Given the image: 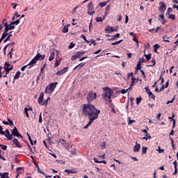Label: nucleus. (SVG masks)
Returning a JSON list of instances; mask_svg holds the SVG:
<instances>
[{
  "label": "nucleus",
  "instance_id": "obj_36",
  "mask_svg": "<svg viewBox=\"0 0 178 178\" xmlns=\"http://www.w3.org/2000/svg\"><path fill=\"white\" fill-rule=\"evenodd\" d=\"M141 101H143V98L141 97V96H140L139 97H137L136 98L137 105H140V103L141 102Z\"/></svg>",
  "mask_w": 178,
  "mask_h": 178
},
{
  "label": "nucleus",
  "instance_id": "obj_3",
  "mask_svg": "<svg viewBox=\"0 0 178 178\" xmlns=\"http://www.w3.org/2000/svg\"><path fill=\"white\" fill-rule=\"evenodd\" d=\"M56 86H58V82L49 83L45 88V92L51 95L54 92V90L56 88Z\"/></svg>",
  "mask_w": 178,
  "mask_h": 178
},
{
  "label": "nucleus",
  "instance_id": "obj_45",
  "mask_svg": "<svg viewBox=\"0 0 178 178\" xmlns=\"http://www.w3.org/2000/svg\"><path fill=\"white\" fill-rule=\"evenodd\" d=\"M120 37V33H117L115 35H113V38H111V40H115V38H119Z\"/></svg>",
  "mask_w": 178,
  "mask_h": 178
},
{
  "label": "nucleus",
  "instance_id": "obj_48",
  "mask_svg": "<svg viewBox=\"0 0 178 178\" xmlns=\"http://www.w3.org/2000/svg\"><path fill=\"white\" fill-rule=\"evenodd\" d=\"M76 45V44L72 42L70 43V46L68 47L69 49H72V48H74V46Z\"/></svg>",
  "mask_w": 178,
  "mask_h": 178
},
{
  "label": "nucleus",
  "instance_id": "obj_24",
  "mask_svg": "<svg viewBox=\"0 0 178 178\" xmlns=\"http://www.w3.org/2000/svg\"><path fill=\"white\" fill-rule=\"evenodd\" d=\"M54 59H55V51H52L50 54V56L49 57V62H52V60H54Z\"/></svg>",
  "mask_w": 178,
  "mask_h": 178
},
{
  "label": "nucleus",
  "instance_id": "obj_20",
  "mask_svg": "<svg viewBox=\"0 0 178 178\" xmlns=\"http://www.w3.org/2000/svg\"><path fill=\"white\" fill-rule=\"evenodd\" d=\"M6 37H8V31H6V29H4L3 33L1 35V41L5 40Z\"/></svg>",
  "mask_w": 178,
  "mask_h": 178
},
{
  "label": "nucleus",
  "instance_id": "obj_63",
  "mask_svg": "<svg viewBox=\"0 0 178 178\" xmlns=\"http://www.w3.org/2000/svg\"><path fill=\"white\" fill-rule=\"evenodd\" d=\"M14 16H15V17H16V19H17V17H20V15H19V13H17V12H15Z\"/></svg>",
  "mask_w": 178,
  "mask_h": 178
},
{
  "label": "nucleus",
  "instance_id": "obj_58",
  "mask_svg": "<svg viewBox=\"0 0 178 178\" xmlns=\"http://www.w3.org/2000/svg\"><path fill=\"white\" fill-rule=\"evenodd\" d=\"M44 105H45V106L48 105V100H45L44 102H43V103L42 104V106H44Z\"/></svg>",
  "mask_w": 178,
  "mask_h": 178
},
{
  "label": "nucleus",
  "instance_id": "obj_12",
  "mask_svg": "<svg viewBox=\"0 0 178 178\" xmlns=\"http://www.w3.org/2000/svg\"><path fill=\"white\" fill-rule=\"evenodd\" d=\"M13 145H15V147H17V148H22L23 147V145H22V144H20V143L16 138H15L13 140Z\"/></svg>",
  "mask_w": 178,
  "mask_h": 178
},
{
  "label": "nucleus",
  "instance_id": "obj_43",
  "mask_svg": "<svg viewBox=\"0 0 178 178\" xmlns=\"http://www.w3.org/2000/svg\"><path fill=\"white\" fill-rule=\"evenodd\" d=\"M89 42H90V43L92 44V45H94V47H95V45H97V42H95V40H94V39H91Z\"/></svg>",
  "mask_w": 178,
  "mask_h": 178
},
{
  "label": "nucleus",
  "instance_id": "obj_42",
  "mask_svg": "<svg viewBox=\"0 0 178 178\" xmlns=\"http://www.w3.org/2000/svg\"><path fill=\"white\" fill-rule=\"evenodd\" d=\"M172 12H173V9L172 8H168V10H167V13H166V15H170V13H172Z\"/></svg>",
  "mask_w": 178,
  "mask_h": 178
},
{
  "label": "nucleus",
  "instance_id": "obj_30",
  "mask_svg": "<svg viewBox=\"0 0 178 178\" xmlns=\"http://www.w3.org/2000/svg\"><path fill=\"white\" fill-rule=\"evenodd\" d=\"M104 20H105V17H96V22H97V23H99V22H104Z\"/></svg>",
  "mask_w": 178,
  "mask_h": 178
},
{
  "label": "nucleus",
  "instance_id": "obj_40",
  "mask_svg": "<svg viewBox=\"0 0 178 178\" xmlns=\"http://www.w3.org/2000/svg\"><path fill=\"white\" fill-rule=\"evenodd\" d=\"M133 123H136V120H130V118H129V122H128L129 126H130L131 124H133Z\"/></svg>",
  "mask_w": 178,
  "mask_h": 178
},
{
  "label": "nucleus",
  "instance_id": "obj_49",
  "mask_svg": "<svg viewBox=\"0 0 178 178\" xmlns=\"http://www.w3.org/2000/svg\"><path fill=\"white\" fill-rule=\"evenodd\" d=\"M145 90L148 95H149V93L152 92L149 87H145Z\"/></svg>",
  "mask_w": 178,
  "mask_h": 178
},
{
  "label": "nucleus",
  "instance_id": "obj_23",
  "mask_svg": "<svg viewBox=\"0 0 178 178\" xmlns=\"http://www.w3.org/2000/svg\"><path fill=\"white\" fill-rule=\"evenodd\" d=\"M168 87H169V81H168L165 83V86L163 85L161 88V89L159 90V92H161V91H163V90H165V88H168Z\"/></svg>",
  "mask_w": 178,
  "mask_h": 178
},
{
  "label": "nucleus",
  "instance_id": "obj_52",
  "mask_svg": "<svg viewBox=\"0 0 178 178\" xmlns=\"http://www.w3.org/2000/svg\"><path fill=\"white\" fill-rule=\"evenodd\" d=\"M67 69H69V67H65L63 68V70H61L63 72V74H65V73H66V72H67Z\"/></svg>",
  "mask_w": 178,
  "mask_h": 178
},
{
  "label": "nucleus",
  "instance_id": "obj_56",
  "mask_svg": "<svg viewBox=\"0 0 178 178\" xmlns=\"http://www.w3.org/2000/svg\"><path fill=\"white\" fill-rule=\"evenodd\" d=\"M145 137H147V140H151L152 137L149 134H146Z\"/></svg>",
  "mask_w": 178,
  "mask_h": 178
},
{
  "label": "nucleus",
  "instance_id": "obj_18",
  "mask_svg": "<svg viewBox=\"0 0 178 178\" xmlns=\"http://www.w3.org/2000/svg\"><path fill=\"white\" fill-rule=\"evenodd\" d=\"M160 22H161L162 24H165L166 19H165V15L163 14L159 15Z\"/></svg>",
  "mask_w": 178,
  "mask_h": 178
},
{
  "label": "nucleus",
  "instance_id": "obj_17",
  "mask_svg": "<svg viewBox=\"0 0 178 178\" xmlns=\"http://www.w3.org/2000/svg\"><path fill=\"white\" fill-rule=\"evenodd\" d=\"M20 74H22V72H20V71H17L15 74V75L14 76V78H13V83H15V81L20 79Z\"/></svg>",
  "mask_w": 178,
  "mask_h": 178
},
{
  "label": "nucleus",
  "instance_id": "obj_31",
  "mask_svg": "<svg viewBox=\"0 0 178 178\" xmlns=\"http://www.w3.org/2000/svg\"><path fill=\"white\" fill-rule=\"evenodd\" d=\"M12 37V31L8 34V36L7 37V38H6L3 40V42H8V41H10V38Z\"/></svg>",
  "mask_w": 178,
  "mask_h": 178
},
{
  "label": "nucleus",
  "instance_id": "obj_6",
  "mask_svg": "<svg viewBox=\"0 0 178 178\" xmlns=\"http://www.w3.org/2000/svg\"><path fill=\"white\" fill-rule=\"evenodd\" d=\"M94 13H95V8H94V3L92 2H90L88 5V15L90 16H93Z\"/></svg>",
  "mask_w": 178,
  "mask_h": 178
},
{
  "label": "nucleus",
  "instance_id": "obj_57",
  "mask_svg": "<svg viewBox=\"0 0 178 178\" xmlns=\"http://www.w3.org/2000/svg\"><path fill=\"white\" fill-rule=\"evenodd\" d=\"M39 123H42V115H41V113L39 116Z\"/></svg>",
  "mask_w": 178,
  "mask_h": 178
},
{
  "label": "nucleus",
  "instance_id": "obj_51",
  "mask_svg": "<svg viewBox=\"0 0 178 178\" xmlns=\"http://www.w3.org/2000/svg\"><path fill=\"white\" fill-rule=\"evenodd\" d=\"M140 73H142L143 77H144V79H147V75H145V72H144L143 70H140Z\"/></svg>",
  "mask_w": 178,
  "mask_h": 178
},
{
  "label": "nucleus",
  "instance_id": "obj_2",
  "mask_svg": "<svg viewBox=\"0 0 178 178\" xmlns=\"http://www.w3.org/2000/svg\"><path fill=\"white\" fill-rule=\"evenodd\" d=\"M104 93L102 95L103 99L104 101H108V102H112V90L111 88L106 87L104 88Z\"/></svg>",
  "mask_w": 178,
  "mask_h": 178
},
{
  "label": "nucleus",
  "instance_id": "obj_29",
  "mask_svg": "<svg viewBox=\"0 0 178 178\" xmlns=\"http://www.w3.org/2000/svg\"><path fill=\"white\" fill-rule=\"evenodd\" d=\"M26 67H28V69H30L31 67H33V66H31V65H30V63L26 65H25V66H23L21 68L22 72H24V70H26Z\"/></svg>",
  "mask_w": 178,
  "mask_h": 178
},
{
  "label": "nucleus",
  "instance_id": "obj_60",
  "mask_svg": "<svg viewBox=\"0 0 178 178\" xmlns=\"http://www.w3.org/2000/svg\"><path fill=\"white\" fill-rule=\"evenodd\" d=\"M72 155H76V149H73L70 151Z\"/></svg>",
  "mask_w": 178,
  "mask_h": 178
},
{
  "label": "nucleus",
  "instance_id": "obj_26",
  "mask_svg": "<svg viewBox=\"0 0 178 178\" xmlns=\"http://www.w3.org/2000/svg\"><path fill=\"white\" fill-rule=\"evenodd\" d=\"M93 161L95 163H104V165H106V161H98L97 158H94Z\"/></svg>",
  "mask_w": 178,
  "mask_h": 178
},
{
  "label": "nucleus",
  "instance_id": "obj_4",
  "mask_svg": "<svg viewBox=\"0 0 178 178\" xmlns=\"http://www.w3.org/2000/svg\"><path fill=\"white\" fill-rule=\"evenodd\" d=\"M44 59H45V55H41V54L38 53L33 59L29 63V65L34 66V65L37 63V60H44Z\"/></svg>",
  "mask_w": 178,
  "mask_h": 178
},
{
  "label": "nucleus",
  "instance_id": "obj_11",
  "mask_svg": "<svg viewBox=\"0 0 178 178\" xmlns=\"http://www.w3.org/2000/svg\"><path fill=\"white\" fill-rule=\"evenodd\" d=\"M159 10L161 13H165V10H166V4L163 1L160 2Z\"/></svg>",
  "mask_w": 178,
  "mask_h": 178
},
{
  "label": "nucleus",
  "instance_id": "obj_47",
  "mask_svg": "<svg viewBox=\"0 0 178 178\" xmlns=\"http://www.w3.org/2000/svg\"><path fill=\"white\" fill-rule=\"evenodd\" d=\"M145 56L147 60H149V59H151L152 55H151V54H147V55H145Z\"/></svg>",
  "mask_w": 178,
  "mask_h": 178
},
{
  "label": "nucleus",
  "instance_id": "obj_25",
  "mask_svg": "<svg viewBox=\"0 0 178 178\" xmlns=\"http://www.w3.org/2000/svg\"><path fill=\"white\" fill-rule=\"evenodd\" d=\"M151 63H152V65H147V67H152V66H155V65H156V61L154 58L152 59Z\"/></svg>",
  "mask_w": 178,
  "mask_h": 178
},
{
  "label": "nucleus",
  "instance_id": "obj_28",
  "mask_svg": "<svg viewBox=\"0 0 178 178\" xmlns=\"http://www.w3.org/2000/svg\"><path fill=\"white\" fill-rule=\"evenodd\" d=\"M142 62H145V60H140V61H138V64H137V66L136 67V70H141V63Z\"/></svg>",
  "mask_w": 178,
  "mask_h": 178
},
{
  "label": "nucleus",
  "instance_id": "obj_64",
  "mask_svg": "<svg viewBox=\"0 0 178 178\" xmlns=\"http://www.w3.org/2000/svg\"><path fill=\"white\" fill-rule=\"evenodd\" d=\"M120 92L121 94H126V92H127V90L122 89Z\"/></svg>",
  "mask_w": 178,
  "mask_h": 178
},
{
  "label": "nucleus",
  "instance_id": "obj_34",
  "mask_svg": "<svg viewBox=\"0 0 178 178\" xmlns=\"http://www.w3.org/2000/svg\"><path fill=\"white\" fill-rule=\"evenodd\" d=\"M168 19H171L172 20H175L176 19V15L175 14H168Z\"/></svg>",
  "mask_w": 178,
  "mask_h": 178
},
{
  "label": "nucleus",
  "instance_id": "obj_13",
  "mask_svg": "<svg viewBox=\"0 0 178 178\" xmlns=\"http://www.w3.org/2000/svg\"><path fill=\"white\" fill-rule=\"evenodd\" d=\"M105 31L108 33H113V31H118V28L116 29H114L113 26H108L106 27Z\"/></svg>",
  "mask_w": 178,
  "mask_h": 178
},
{
  "label": "nucleus",
  "instance_id": "obj_1",
  "mask_svg": "<svg viewBox=\"0 0 178 178\" xmlns=\"http://www.w3.org/2000/svg\"><path fill=\"white\" fill-rule=\"evenodd\" d=\"M99 113H101V111L97 109L95 106L90 104H83L82 115L89 119L88 123L83 129H87L95 120H97Z\"/></svg>",
  "mask_w": 178,
  "mask_h": 178
},
{
  "label": "nucleus",
  "instance_id": "obj_61",
  "mask_svg": "<svg viewBox=\"0 0 178 178\" xmlns=\"http://www.w3.org/2000/svg\"><path fill=\"white\" fill-rule=\"evenodd\" d=\"M133 40L136 42L137 47H138V44H139L138 40H137V38H134Z\"/></svg>",
  "mask_w": 178,
  "mask_h": 178
},
{
  "label": "nucleus",
  "instance_id": "obj_10",
  "mask_svg": "<svg viewBox=\"0 0 178 178\" xmlns=\"http://www.w3.org/2000/svg\"><path fill=\"white\" fill-rule=\"evenodd\" d=\"M4 26H5L4 30H6V31H8V30H15V25H13L12 22L10 24H8V22H5Z\"/></svg>",
  "mask_w": 178,
  "mask_h": 178
},
{
  "label": "nucleus",
  "instance_id": "obj_38",
  "mask_svg": "<svg viewBox=\"0 0 178 178\" xmlns=\"http://www.w3.org/2000/svg\"><path fill=\"white\" fill-rule=\"evenodd\" d=\"M0 147L1 149H3V151H6V149H8V146L5 145L0 144Z\"/></svg>",
  "mask_w": 178,
  "mask_h": 178
},
{
  "label": "nucleus",
  "instance_id": "obj_14",
  "mask_svg": "<svg viewBox=\"0 0 178 178\" xmlns=\"http://www.w3.org/2000/svg\"><path fill=\"white\" fill-rule=\"evenodd\" d=\"M43 101H44V92H42L40 94V96H39V97L38 99V104L42 106V103H43Z\"/></svg>",
  "mask_w": 178,
  "mask_h": 178
},
{
  "label": "nucleus",
  "instance_id": "obj_35",
  "mask_svg": "<svg viewBox=\"0 0 178 178\" xmlns=\"http://www.w3.org/2000/svg\"><path fill=\"white\" fill-rule=\"evenodd\" d=\"M22 18H19V19H17L16 21H13L11 23L13 26H15V24H16V26H17V24H19V23H20V19Z\"/></svg>",
  "mask_w": 178,
  "mask_h": 178
},
{
  "label": "nucleus",
  "instance_id": "obj_37",
  "mask_svg": "<svg viewBox=\"0 0 178 178\" xmlns=\"http://www.w3.org/2000/svg\"><path fill=\"white\" fill-rule=\"evenodd\" d=\"M81 38H83V40H84V41H86L87 44H90V42L87 40V38L86 37V35H81Z\"/></svg>",
  "mask_w": 178,
  "mask_h": 178
},
{
  "label": "nucleus",
  "instance_id": "obj_50",
  "mask_svg": "<svg viewBox=\"0 0 178 178\" xmlns=\"http://www.w3.org/2000/svg\"><path fill=\"white\" fill-rule=\"evenodd\" d=\"M91 29H92V19L90 20L89 24V31H91Z\"/></svg>",
  "mask_w": 178,
  "mask_h": 178
},
{
  "label": "nucleus",
  "instance_id": "obj_9",
  "mask_svg": "<svg viewBox=\"0 0 178 178\" xmlns=\"http://www.w3.org/2000/svg\"><path fill=\"white\" fill-rule=\"evenodd\" d=\"M11 134L13 136H15V137H17L18 138H23L22 135H20V133H19V131L17 130V128H16V127H15L14 129L11 130Z\"/></svg>",
  "mask_w": 178,
  "mask_h": 178
},
{
  "label": "nucleus",
  "instance_id": "obj_8",
  "mask_svg": "<svg viewBox=\"0 0 178 178\" xmlns=\"http://www.w3.org/2000/svg\"><path fill=\"white\" fill-rule=\"evenodd\" d=\"M86 54V51H77L74 56L71 57V60H76V59H79L80 56H83Z\"/></svg>",
  "mask_w": 178,
  "mask_h": 178
},
{
  "label": "nucleus",
  "instance_id": "obj_59",
  "mask_svg": "<svg viewBox=\"0 0 178 178\" xmlns=\"http://www.w3.org/2000/svg\"><path fill=\"white\" fill-rule=\"evenodd\" d=\"M133 76V72H130L127 74V79H130V77Z\"/></svg>",
  "mask_w": 178,
  "mask_h": 178
},
{
  "label": "nucleus",
  "instance_id": "obj_16",
  "mask_svg": "<svg viewBox=\"0 0 178 178\" xmlns=\"http://www.w3.org/2000/svg\"><path fill=\"white\" fill-rule=\"evenodd\" d=\"M140 149H141V145L136 142V145L134 147V152H140Z\"/></svg>",
  "mask_w": 178,
  "mask_h": 178
},
{
  "label": "nucleus",
  "instance_id": "obj_21",
  "mask_svg": "<svg viewBox=\"0 0 178 178\" xmlns=\"http://www.w3.org/2000/svg\"><path fill=\"white\" fill-rule=\"evenodd\" d=\"M70 26V24H67L65 26H64L62 32L64 33H66L69 31V27Z\"/></svg>",
  "mask_w": 178,
  "mask_h": 178
},
{
  "label": "nucleus",
  "instance_id": "obj_7",
  "mask_svg": "<svg viewBox=\"0 0 178 178\" xmlns=\"http://www.w3.org/2000/svg\"><path fill=\"white\" fill-rule=\"evenodd\" d=\"M3 69L6 74H9V72L13 70V65H11L9 63L5 62Z\"/></svg>",
  "mask_w": 178,
  "mask_h": 178
},
{
  "label": "nucleus",
  "instance_id": "obj_46",
  "mask_svg": "<svg viewBox=\"0 0 178 178\" xmlns=\"http://www.w3.org/2000/svg\"><path fill=\"white\" fill-rule=\"evenodd\" d=\"M149 98H152V99H155V96H154V95L153 94L152 92H151L149 94Z\"/></svg>",
  "mask_w": 178,
  "mask_h": 178
},
{
  "label": "nucleus",
  "instance_id": "obj_22",
  "mask_svg": "<svg viewBox=\"0 0 178 178\" xmlns=\"http://www.w3.org/2000/svg\"><path fill=\"white\" fill-rule=\"evenodd\" d=\"M163 40L164 42H170L169 40H170V37L168 36V35H163Z\"/></svg>",
  "mask_w": 178,
  "mask_h": 178
},
{
  "label": "nucleus",
  "instance_id": "obj_44",
  "mask_svg": "<svg viewBox=\"0 0 178 178\" xmlns=\"http://www.w3.org/2000/svg\"><path fill=\"white\" fill-rule=\"evenodd\" d=\"M24 113H25V115H26V118H29V108H24Z\"/></svg>",
  "mask_w": 178,
  "mask_h": 178
},
{
  "label": "nucleus",
  "instance_id": "obj_54",
  "mask_svg": "<svg viewBox=\"0 0 178 178\" xmlns=\"http://www.w3.org/2000/svg\"><path fill=\"white\" fill-rule=\"evenodd\" d=\"M158 151L159 154H162L163 152H164L165 150L161 149V147H158Z\"/></svg>",
  "mask_w": 178,
  "mask_h": 178
},
{
  "label": "nucleus",
  "instance_id": "obj_33",
  "mask_svg": "<svg viewBox=\"0 0 178 178\" xmlns=\"http://www.w3.org/2000/svg\"><path fill=\"white\" fill-rule=\"evenodd\" d=\"M106 3H108V1L100 2L99 3V6H101V8H104V6H106Z\"/></svg>",
  "mask_w": 178,
  "mask_h": 178
},
{
  "label": "nucleus",
  "instance_id": "obj_41",
  "mask_svg": "<svg viewBox=\"0 0 178 178\" xmlns=\"http://www.w3.org/2000/svg\"><path fill=\"white\" fill-rule=\"evenodd\" d=\"M59 65H60V60H57L56 61V63L54 64V67H58L59 66Z\"/></svg>",
  "mask_w": 178,
  "mask_h": 178
},
{
  "label": "nucleus",
  "instance_id": "obj_15",
  "mask_svg": "<svg viewBox=\"0 0 178 178\" xmlns=\"http://www.w3.org/2000/svg\"><path fill=\"white\" fill-rule=\"evenodd\" d=\"M2 135L5 136V137H6V138H8L9 140H12L13 138L12 134H10V132L8 129H6L4 132V134Z\"/></svg>",
  "mask_w": 178,
  "mask_h": 178
},
{
  "label": "nucleus",
  "instance_id": "obj_55",
  "mask_svg": "<svg viewBox=\"0 0 178 178\" xmlns=\"http://www.w3.org/2000/svg\"><path fill=\"white\" fill-rule=\"evenodd\" d=\"M2 130H3V128L0 125V134H5V131Z\"/></svg>",
  "mask_w": 178,
  "mask_h": 178
},
{
  "label": "nucleus",
  "instance_id": "obj_5",
  "mask_svg": "<svg viewBox=\"0 0 178 178\" xmlns=\"http://www.w3.org/2000/svg\"><path fill=\"white\" fill-rule=\"evenodd\" d=\"M95 99H97V93L93 91H90L86 97L88 104L91 105V102H92V101H95Z\"/></svg>",
  "mask_w": 178,
  "mask_h": 178
},
{
  "label": "nucleus",
  "instance_id": "obj_39",
  "mask_svg": "<svg viewBox=\"0 0 178 178\" xmlns=\"http://www.w3.org/2000/svg\"><path fill=\"white\" fill-rule=\"evenodd\" d=\"M122 41L123 40L116 41L115 42L111 43V45H119V44H120V42H122Z\"/></svg>",
  "mask_w": 178,
  "mask_h": 178
},
{
  "label": "nucleus",
  "instance_id": "obj_19",
  "mask_svg": "<svg viewBox=\"0 0 178 178\" xmlns=\"http://www.w3.org/2000/svg\"><path fill=\"white\" fill-rule=\"evenodd\" d=\"M64 172H65V173H77V170H76L75 168H72L71 170H65Z\"/></svg>",
  "mask_w": 178,
  "mask_h": 178
},
{
  "label": "nucleus",
  "instance_id": "obj_32",
  "mask_svg": "<svg viewBox=\"0 0 178 178\" xmlns=\"http://www.w3.org/2000/svg\"><path fill=\"white\" fill-rule=\"evenodd\" d=\"M148 149V147H142V155H144L147 154V150Z\"/></svg>",
  "mask_w": 178,
  "mask_h": 178
},
{
  "label": "nucleus",
  "instance_id": "obj_62",
  "mask_svg": "<svg viewBox=\"0 0 178 178\" xmlns=\"http://www.w3.org/2000/svg\"><path fill=\"white\" fill-rule=\"evenodd\" d=\"M173 165H174L175 169L177 168V161H175L173 162Z\"/></svg>",
  "mask_w": 178,
  "mask_h": 178
},
{
  "label": "nucleus",
  "instance_id": "obj_27",
  "mask_svg": "<svg viewBox=\"0 0 178 178\" xmlns=\"http://www.w3.org/2000/svg\"><path fill=\"white\" fill-rule=\"evenodd\" d=\"M159 48H161V46H159V44H156L154 45V52H155L156 54H158V49H159Z\"/></svg>",
  "mask_w": 178,
  "mask_h": 178
},
{
  "label": "nucleus",
  "instance_id": "obj_53",
  "mask_svg": "<svg viewBox=\"0 0 178 178\" xmlns=\"http://www.w3.org/2000/svg\"><path fill=\"white\" fill-rule=\"evenodd\" d=\"M56 76H62V74H63V72L62 70L58 71L56 73Z\"/></svg>",
  "mask_w": 178,
  "mask_h": 178
}]
</instances>
